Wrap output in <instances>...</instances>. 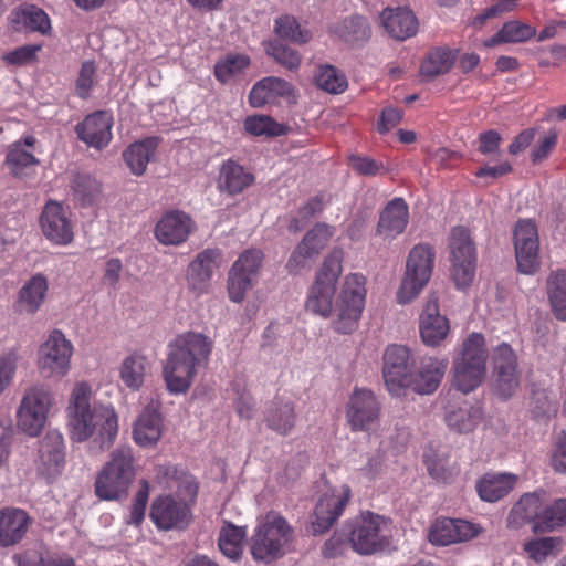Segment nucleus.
<instances>
[{"label": "nucleus", "instance_id": "33", "mask_svg": "<svg viewBox=\"0 0 566 566\" xmlns=\"http://www.w3.org/2000/svg\"><path fill=\"white\" fill-rule=\"evenodd\" d=\"M35 144L32 135L24 136L8 146L6 165L14 177H27L31 169L39 164V160L29 148Z\"/></svg>", "mask_w": 566, "mask_h": 566}, {"label": "nucleus", "instance_id": "48", "mask_svg": "<svg viewBox=\"0 0 566 566\" xmlns=\"http://www.w3.org/2000/svg\"><path fill=\"white\" fill-rule=\"evenodd\" d=\"M547 294L555 317L566 322V270L551 273L547 277Z\"/></svg>", "mask_w": 566, "mask_h": 566}, {"label": "nucleus", "instance_id": "38", "mask_svg": "<svg viewBox=\"0 0 566 566\" xmlns=\"http://www.w3.org/2000/svg\"><path fill=\"white\" fill-rule=\"evenodd\" d=\"M10 21L12 28L17 31L28 30L46 34L51 29V23L44 10L24 4L11 12Z\"/></svg>", "mask_w": 566, "mask_h": 566}, {"label": "nucleus", "instance_id": "52", "mask_svg": "<svg viewBox=\"0 0 566 566\" xmlns=\"http://www.w3.org/2000/svg\"><path fill=\"white\" fill-rule=\"evenodd\" d=\"M274 32L280 39L296 44H305L312 39L311 31L302 28L296 18L290 14L274 20Z\"/></svg>", "mask_w": 566, "mask_h": 566}, {"label": "nucleus", "instance_id": "29", "mask_svg": "<svg viewBox=\"0 0 566 566\" xmlns=\"http://www.w3.org/2000/svg\"><path fill=\"white\" fill-rule=\"evenodd\" d=\"M48 291L46 276L42 273L32 275L18 291L15 311L20 314L34 315L43 305Z\"/></svg>", "mask_w": 566, "mask_h": 566}, {"label": "nucleus", "instance_id": "49", "mask_svg": "<svg viewBox=\"0 0 566 566\" xmlns=\"http://www.w3.org/2000/svg\"><path fill=\"white\" fill-rule=\"evenodd\" d=\"M245 536V527H239L231 523L223 525L218 538L221 553L232 560L239 559L242 555Z\"/></svg>", "mask_w": 566, "mask_h": 566}, {"label": "nucleus", "instance_id": "41", "mask_svg": "<svg viewBox=\"0 0 566 566\" xmlns=\"http://www.w3.org/2000/svg\"><path fill=\"white\" fill-rule=\"evenodd\" d=\"M158 146L156 138H145L128 146L123 153V158L130 169L132 174L142 176L147 169V165L155 158Z\"/></svg>", "mask_w": 566, "mask_h": 566}, {"label": "nucleus", "instance_id": "13", "mask_svg": "<svg viewBox=\"0 0 566 566\" xmlns=\"http://www.w3.org/2000/svg\"><path fill=\"white\" fill-rule=\"evenodd\" d=\"M415 361L411 352L403 345H389L384 353L382 377L392 396H402L411 382Z\"/></svg>", "mask_w": 566, "mask_h": 566}, {"label": "nucleus", "instance_id": "34", "mask_svg": "<svg viewBox=\"0 0 566 566\" xmlns=\"http://www.w3.org/2000/svg\"><path fill=\"white\" fill-rule=\"evenodd\" d=\"M294 93V86L287 81L269 76L256 82L249 93V102L253 107H262L272 103L277 97H290Z\"/></svg>", "mask_w": 566, "mask_h": 566}, {"label": "nucleus", "instance_id": "39", "mask_svg": "<svg viewBox=\"0 0 566 566\" xmlns=\"http://www.w3.org/2000/svg\"><path fill=\"white\" fill-rule=\"evenodd\" d=\"M329 31L343 42L352 45L366 42L371 34L366 18L357 14L336 21L329 27Z\"/></svg>", "mask_w": 566, "mask_h": 566}, {"label": "nucleus", "instance_id": "54", "mask_svg": "<svg viewBox=\"0 0 566 566\" xmlns=\"http://www.w3.org/2000/svg\"><path fill=\"white\" fill-rule=\"evenodd\" d=\"M538 533H551L566 526V497L544 504Z\"/></svg>", "mask_w": 566, "mask_h": 566}, {"label": "nucleus", "instance_id": "36", "mask_svg": "<svg viewBox=\"0 0 566 566\" xmlns=\"http://www.w3.org/2000/svg\"><path fill=\"white\" fill-rule=\"evenodd\" d=\"M264 421L268 428L277 434H290L296 423L293 402L287 399L275 398L265 410Z\"/></svg>", "mask_w": 566, "mask_h": 566}, {"label": "nucleus", "instance_id": "56", "mask_svg": "<svg viewBox=\"0 0 566 566\" xmlns=\"http://www.w3.org/2000/svg\"><path fill=\"white\" fill-rule=\"evenodd\" d=\"M315 83L321 90L331 94H340L348 86L346 75L329 64L321 65L318 67L315 76Z\"/></svg>", "mask_w": 566, "mask_h": 566}, {"label": "nucleus", "instance_id": "9", "mask_svg": "<svg viewBox=\"0 0 566 566\" xmlns=\"http://www.w3.org/2000/svg\"><path fill=\"white\" fill-rule=\"evenodd\" d=\"M434 263V251L428 244H418L409 253L405 276L397 292L399 304L415 300L429 282Z\"/></svg>", "mask_w": 566, "mask_h": 566}, {"label": "nucleus", "instance_id": "57", "mask_svg": "<svg viewBox=\"0 0 566 566\" xmlns=\"http://www.w3.org/2000/svg\"><path fill=\"white\" fill-rule=\"evenodd\" d=\"M265 51L279 64L291 71L297 70L301 64L300 53L277 40L269 41L265 45Z\"/></svg>", "mask_w": 566, "mask_h": 566}, {"label": "nucleus", "instance_id": "47", "mask_svg": "<svg viewBox=\"0 0 566 566\" xmlns=\"http://www.w3.org/2000/svg\"><path fill=\"white\" fill-rule=\"evenodd\" d=\"M73 198L83 207L95 205L102 195L99 181L87 174H76L71 182Z\"/></svg>", "mask_w": 566, "mask_h": 566}, {"label": "nucleus", "instance_id": "27", "mask_svg": "<svg viewBox=\"0 0 566 566\" xmlns=\"http://www.w3.org/2000/svg\"><path fill=\"white\" fill-rule=\"evenodd\" d=\"M448 365V358L433 356L423 357L418 371L411 375V384L408 385V389L419 395H430L434 392L444 377Z\"/></svg>", "mask_w": 566, "mask_h": 566}, {"label": "nucleus", "instance_id": "46", "mask_svg": "<svg viewBox=\"0 0 566 566\" xmlns=\"http://www.w3.org/2000/svg\"><path fill=\"white\" fill-rule=\"evenodd\" d=\"M148 367L149 363L145 356L137 354L130 355L126 357L120 365V380L128 389L137 391L144 385Z\"/></svg>", "mask_w": 566, "mask_h": 566}, {"label": "nucleus", "instance_id": "20", "mask_svg": "<svg viewBox=\"0 0 566 566\" xmlns=\"http://www.w3.org/2000/svg\"><path fill=\"white\" fill-rule=\"evenodd\" d=\"M482 533L480 525L460 518H438L430 527L429 542L438 546L470 541Z\"/></svg>", "mask_w": 566, "mask_h": 566}, {"label": "nucleus", "instance_id": "25", "mask_svg": "<svg viewBox=\"0 0 566 566\" xmlns=\"http://www.w3.org/2000/svg\"><path fill=\"white\" fill-rule=\"evenodd\" d=\"M496 389L504 398L511 397L520 385L517 359L511 346L499 345L493 353Z\"/></svg>", "mask_w": 566, "mask_h": 566}, {"label": "nucleus", "instance_id": "50", "mask_svg": "<svg viewBox=\"0 0 566 566\" xmlns=\"http://www.w3.org/2000/svg\"><path fill=\"white\" fill-rule=\"evenodd\" d=\"M451 261L476 260L475 244L470 231L462 227H454L449 237Z\"/></svg>", "mask_w": 566, "mask_h": 566}, {"label": "nucleus", "instance_id": "10", "mask_svg": "<svg viewBox=\"0 0 566 566\" xmlns=\"http://www.w3.org/2000/svg\"><path fill=\"white\" fill-rule=\"evenodd\" d=\"M291 538L286 521L274 513L268 514L252 537L251 553L254 559L269 563L282 554Z\"/></svg>", "mask_w": 566, "mask_h": 566}, {"label": "nucleus", "instance_id": "64", "mask_svg": "<svg viewBox=\"0 0 566 566\" xmlns=\"http://www.w3.org/2000/svg\"><path fill=\"white\" fill-rule=\"evenodd\" d=\"M549 463L556 473L566 474V432L564 431L555 439Z\"/></svg>", "mask_w": 566, "mask_h": 566}, {"label": "nucleus", "instance_id": "60", "mask_svg": "<svg viewBox=\"0 0 566 566\" xmlns=\"http://www.w3.org/2000/svg\"><path fill=\"white\" fill-rule=\"evenodd\" d=\"M21 361L17 349H10L0 355V396L12 384Z\"/></svg>", "mask_w": 566, "mask_h": 566}, {"label": "nucleus", "instance_id": "59", "mask_svg": "<svg viewBox=\"0 0 566 566\" xmlns=\"http://www.w3.org/2000/svg\"><path fill=\"white\" fill-rule=\"evenodd\" d=\"M334 233L335 231L333 227L326 223H316L313 229L306 232L298 244L317 256L326 247Z\"/></svg>", "mask_w": 566, "mask_h": 566}, {"label": "nucleus", "instance_id": "62", "mask_svg": "<svg viewBox=\"0 0 566 566\" xmlns=\"http://www.w3.org/2000/svg\"><path fill=\"white\" fill-rule=\"evenodd\" d=\"M451 276L459 290L468 289L475 276L476 260L451 261Z\"/></svg>", "mask_w": 566, "mask_h": 566}, {"label": "nucleus", "instance_id": "45", "mask_svg": "<svg viewBox=\"0 0 566 566\" xmlns=\"http://www.w3.org/2000/svg\"><path fill=\"white\" fill-rule=\"evenodd\" d=\"M536 35V29L518 20L505 22L502 28L489 40L485 46H494L502 43H522Z\"/></svg>", "mask_w": 566, "mask_h": 566}, {"label": "nucleus", "instance_id": "40", "mask_svg": "<svg viewBox=\"0 0 566 566\" xmlns=\"http://www.w3.org/2000/svg\"><path fill=\"white\" fill-rule=\"evenodd\" d=\"M565 542L560 536H539L526 539L522 549L526 558L535 564H544L556 558L563 551Z\"/></svg>", "mask_w": 566, "mask_h": 566}, {"label": "nucleus", "instance_id": "32", "mask_svg": "<svg viewBox=\"0 0 566 566\" xmlns=\"http://www.w3.org/2000/svg\"><path fill=\"white\" fill-rule=\"evenodd\" d=\"M409 209L402 198L388 202L380 213L377 233L384 239H394L403 232L408 224Z\"/></svg>", "mask_w": 566, "mask_h": 566}, {"label": "nucleus", "instance_id": "22", "mask_svg": "<svg viewBox=\"0 0 566 566\" xmlns=\"http://www.w3.org/2000/svg\"><path fill=\"white\" fill-rule=\"evenodd\" d=\"M349 497L350 489L345 484L339 489L324 493L315 506V520L313 521L315 534H322L329 530L333 523L342 515Z\"/></svg>", "mask_w": 566, "mask_h": 566}, {"label": "nucleus", "instance_id": "61", "mask_svg": "<svg viewBox=\"0 0 566 566\" xmlns=\"http://www.w3.org/2000/svg\"><path fill=\"white\" fill-rule=\"evenodd\" d=\"M244 128L254 136H279L284 133L282 125L264 115L248 117L244 122Z\"/></svg>", "mask_w": 566, "mask_h": 566}, {"label": "nucleus", "instance_id": "43", "mask_svg": "<svg viewBox=\"0 0 566 566\" xmlns=\"http://www.w3.org/2000/svg\"><path fill=\"white\" fill-rule=\"evenodd\" d=\"M453 386L463 394L476 389L486 374V366L453 359Z\"/></svg>", "mask_w": 566, "mask_h": 566}, {"label": "nucleus", "instance_id": "58", "mask_svg": "<svg viewBox=\"0 0 566 566\" xmlns=\"http://www.w3.org/2000/svg\"><path fill=\"white\" fill-rule=\"evenodd\" d=\"M186 479L190 480L191 483H197L192 475L179 472L172 465H158L156 468V482L164 489L170 490L169 493H181V482Z\"/></svg>", "mask_w": 566, "mask_h": 566}, {"label": "nucleus", "instance_id": "8", "mask_svg": "<svg viewBox=\"0 0 566 566\" xmlns=\"http://www.w3.org/2000/svg\"><path fill=\"white\" fill-rule=\"evenodd\" d=\"M54 403L52 391L43 385H33L25 389L17 409V426L30 437L43 431Z\"/></svg>", "mask_w": 566, "mask_h": 566}, {"label": "nucleus", "instance_id": "5", "mask_svg": "<svg viewBox=\"0 0 566 566\" xmlns=\"http://www.w3.org/2000/svg\"><path fill=\"white\" fill-rule=\"evenodd\" d=\"M343 259L342 249H333L324 259L307 293L305 307L308 312L323 318L331 316L336 286L343 272Z\"/></svg>", "mask_w": 566, "mask_h": 566}, {"label": "nucleus", "instance_id": "17", "mask_svg": "<svg viewBox=\"0 0 566 566\" xmlns=\"http://www.w3.org/2000/svg\"><path fill=\"white\" fill-rule=\"evenodd\" d=\"M380 405L371 390L356 389L346 407V418L353 431H366L378 420Z\"/></svg>", "mask_w": 566, "mask_h": 566}, {"label": "nucleus", "instance_id": "7", "mask_svg": "<svg viewBox=\"0 0 566 566\" xmlns=\"http://www.w3.org/2000/svg\"><path fill=\"white\" fill-rule=\"evenodd\" d=\"M366 292V280L361 274L352 273L345 276L335 302L333 327L337 333L350 334L358 327Z\"/></svg>", "mask_w": 566, "mask_h": 566}, {"label": "nucleus", "instance_id": "11", "mask_svg": "<svg viewBox=\"0 0 566 566\" xmlns=\"http://www.w3.org/2000/svg\"><path fill=\"white\" fill-rule=\"evenodd\" d=\"M73 345L59 331H52L48 338L40 345L38 350L36 365L45 378L61 379L71 369V357Z\"/></svg>", "mask_w": 566, "mask_h": 566}, {"label": "nucleus", "instance_id": "55", "mask_svg": "<svg viewBox=\"0 0 566 566\" xmlns=\"http://www.w3.org/2000/svg\"><path fill=\"white\" fill-rule=\"evenodd\" d=\"M250 65V59L244 54H230L214 65V76L223 84L237 78Z\"/></svg>", "mask_w": 566, "mask_h": 566}, {"label": "nucleus", "instance_id": "63", "mask_svg": "<svg viewBox=\"0 0 566 566\" xmlns=\"http://www.w3.org/2000/svg\"><path fill=\"white\" fill-rule=\"evenodd\" d=\"M315 258L316 255L313 252L297 244L291 253L285 268L290 274H300L302 271L310 269Z\"/></svg>", "mask_w": 566, "mask_h": 566}, {"label": "nucleus", "instance_id": "2", "mask_svg": "<svg viewBox=\"0 0 566 566\" xmlns=\"http://www.w3.org/2000/svg\"><path fill=\"white\" fill-rule=\"evenodd\" d=\"M213 340L197 332L177 335L169 344L163 366L167 390L172 395L186 394L197 375V367L208 361Z\"/></svg>", "mask_w": 566, "mask_h": 566}, {"label": "nucleus", "instance_id": "42", "mask_svg": "<svg viewBox=\"0 0 566 566\" xmlns=\"http://www.w3.org/2000/svg\"><path fill=\"white\" fill-rule=\"evenodd\" d=\"M517 476L510 473L485 474L479 480L476 490L481 500L485 502H496L509 494Z\"/></svg>", "mask_w": 566, "mask_h": 566}, {"label": "nucleus", "instance_id": "24", "mask_svg": "<svg viewBox=\"0 0 566 566\" xmlns=\"http://www.w3.org/2000/svg\"><path fill=\"white\" fill-rule=\"evenodd\" d=\"M496 389L504 398L511 397L520 385L517 359L511 346L499 345L493 353Z\"/></svg>", "mask_w": 566, "mask_h": 566}, {"label": "nucleus", "instance_id": "19", "mask_svg": "<svg viewBox=\"0 0 566 566\" xmlns=\"http://www.w3.org/2000/svg\"><path fill=\"white\" fill-rule=\"evenodd\" d=\"M419 333L423 344L437 347L448 337L450 322L440 313L439 298L430 294L419 316Z\"/></svg>", "mask_w": 566, "mask_h": 566}, {"label": "nucleus", "instance_id": "4", "mask_svg": "<svg viewBox=\"0 0 566 566\" xmlns=\"http://www.w3.org/2000/svg\"><path fill=\"white\" fill-rule=\"evenodd\" d=\"M136 473L133 449L129 446L117 447L95 480L96 495L105 501L126 497Z\"/></svg>", "mask_w": 566, "mask_h": 566}, {"label": "nucleus", "instance_id": "31", "mask_svg": "<svg viewBox=\"0 0 566 566\" xmlns=\"http://www.w3.org/2000/svg\"><path fill=\"white\" fill-rule=\"evenodd\" d=\"M380 21L390 36L399 41L413 36L418 30L417 18L408 8H386Z\"/></svg>", "mask_w": 566, "mask_h": 566}, {"label": "nucleus", "instance_id": "51", "mask_svg": "<svg viewBox=\"0 0 566 566\" xmlns=\"http://www.w3.org/2000/svg\"><path fill=\"white\" fill-rule=\"evenodd\" d=\"M455 360L486 366L488 350L484 336L480 333H471L463 339Z\"/></svg>", "mask_w": 566, "mask_h": 566}, {"label": "nucleus", "instance_id": "16", "mask_svg": "<svg viewBox=\"0 0 566 566\" xmlns=\"http://www.w3.org/2000/svg\"><path fill=\"white\" fill-rule=\"evenodd\" d=\"M40 227L43 235L53 244L64 247L73 241L74 232L70 211L55 200H50L44 206Z\"/></svg>", "mask_w": 566, "mask_h": 566}, {"label": "nucleus", "instance_id": "14", "mask_svg": "<svg viewBox=\"0 0 566 566\" xmlns=\"http://www.w3.org/2000/svg\"><path fill=\"white\" fill-rule=\"evenodd\" d=\"M263 252L259 249H248L232 264L228 275V294L230 301L241 303L247 292L253 286L261 271Z\"/></svg>", "mask_w": 566, "mask_h": 566}, {"label": "nucleus", "instance_id": "37", "mask_svg": "<svg viewBox=\"0 0 566 566\" xmlns=\"http://www.w3.org/2000/svg\"><path fill=\"white\" fill-rule=\"evenodd\" d=\"M160 437V413L153 407H146L134 423V441L142 448H149L154 447Z\"/></svg>", "mask_w": 566, "mask_h": 566}, {"label": "nucleus", "instance_id": "44", "mask_svg": "<svg viewBox=\"0 0 566 566\" xmlns=\"http://www.w3.org/2000/svg\"><path fill=\"white\" fill-rule=\"evenodd\" d=\"M481 418L479 407L463 402L460 406H450L446 413L448 427L459 433H468L474 429Z\"/></svg>", "mask_w": 566, "mask_h": 566}, {"label": "nucleus", "instance_id": "21", "mask_svg": "<svg viewBox=\"0 0 566 566\" xmlns=\"http://www.w3.org/2000/svg\"><path fill=\"white\" fill-rule=\"evenodd\" d=\"M113 123L111 113L96 111L75 126V133L87 147L102 150L109 145L113 138Z\"/></svg>", "mask_w": 566, "mask_h": 566}, {"label": "nucleus", "instance_id": "28", "mask_svg": "<svg viewBox=\"0 0 566 566\" xmlns=\"http://www.w3.org/2000/svg\"><path fill=\"white\" fill-rule=\"evenodd\" d=\"M192 228L189 216L178 210L170 211L157 222L155 238L164 245H179L188 239Z\"/></svg>", "mask_w": 566, "mask_h": 566}, {"label": "nucleus", "instance_id": "30", "mask_svg": "<svg viewBox=\"0 0 566 566\" xmlns=\"http://www.w3.org/2000/svg\"><path fill=\"white\" fill-rule=\"evenodd\" d=\"M31 524L28 513L17 507L0 511V546H13L25 536Z\"/></svg>", "mask_w": 566, "mask_h": 566}, {"label": "nucleus", "instance_id": "15", "mask_svg": "<svg viewBox=\"0 0 566 566\" xmlns=\"http://www.w3.org/2000/svg\"><path fill=\"white\" fill-rule=\"evenodd\" d=\"M514 250L517 269L523 274H534L539 268V239L536 224L520 220L514 228Z\"/></svg>", "mask_w": 566, "mask_h": 566}, {"label": "nucleus", "instance_id": "3", "mask_svg": "<svg viewBox=\"0 0 566 566\" xmlns=\"http://www.w3.org/2000/svg\"><path fill=\"white\" fill-rule=\"evenodd\" d=\"M198 494V484L186 479L181 493L156 496L150 505L149 517L159 531H185L192 522V506Z\"/></svg>", "mask_w": 566, "mask_h": 566}, {"label": "nucleus", "instance_id": "23", "mask_svg": "<svg viewBox=\"0 0 566 566\" xmlns=\"http://www.w3.org/2000/svg\"><path fill=\"white\" fill-rule=\"evenodd\" d=\"M546 497L547 492L544 489H537L534 492L523 494L511 509L507 516V525L518 528L524 524H531L532 531L538 533V524Z\"/></svg>", "mask_w": 566, "mask_h": 566}, {"label": "nucleus", "instance_id": "35", "mask_svg": "<svg viewBox=\"0 0 566 566\" xmlns=\"http://www.w3.org/2000/svg\"><path fill=\"white\" fill-rule=\"evenodd\" d=\"M218 189L228 195L241 193L254 182V176L232 159L226 160L219 169Z\"/></svg>", "mask_w": 566, "mask_h": 566}, {"label": "nucleus", "instance_id": "1", "mask_svg": "<svg viewBox=\"0 0 566 566\" xmlns=\"http://www.w3.org/2000/svg\"><path fill=\"white\" fill-rule=\"evenodd\" d=\"M92 389L87 382L73 387L66 407L70 438L88 442L92 451L108 449L118 433V416L112 406L91 403Z\"/></svg>", "mask_w": 566, "mask_h": 566}, {"label": "nucleus", "instance_id": "12", "mask_svg": "<svg viewBox=\"0 0 566 566\" xmlns=\"http://www.w3.org/2000/svg\"><path fill=\"white\" fill-rule=\"evenodd\" d=\"M387 520L378 514L366 512L361 514L349 534L352 548L359 555H373L387 551L390 539L385 534Z\"/></svg>", "mask_w": 566, "mask_h": 566}, {"label": "nucleus", "instance_id": "6", "mask_svg": "<svg viewBox=\"0 0 566 566\" xmlns=\"http://www.w3.org/2000/svg\"><path fill=\"white\" fill-rule=\"evenodd\" d=\"M366 292V280L361 274L352 273L345 276L335 302L333 327L337 333L350 334L358 327Z\"/></svg>", "mask_w": 566, "mask_h": 566}, {"label": "nucleus", "instance_id": "53", "mask_svg": "<svg viewBox=\"0 0 566 566\" xmlns=\"http://www.w3.org/2000/svg\"><path fill=\"white\" fill-rule=\"evenodd\" d=\"M455 61V53L447 48L432 50L421 65V74L433 78L450 71Z\"/></svg>", "mask_w": 566, "mask_h": 566}, {"label": "nucleus", "instance_id": "26", "mask_svg": "<svg viewBox=\"0 0 566 566\" xmlns=\"http://www.w3.org/2000/svg\"><path fill=\"white\" fill-rule=\"evenodd\" d=\"M65 446L62 433L59 431H49L40 441L38 458L35 460L36 470L40 474L54 476L60 473L64 465Z\"/></svg>", "mask_w": 566, "mask_h": 566}, {"label": "nucleus", "instance_id": "18", "mask_svg": "<svg viewBox=\"0 0 566 566\" xmlns=\"http://www.w3.org/2000/svg\"><path fill=\"white\" fill-rule=\"evenodd\" d=\"M220 251L206 249L188 264L186 283L188 291L196 297L206 294L210 287V281L214 271L219 268Z\"/></svg>", "mask_w": 566, "mask_h": 566}]
</instances>
